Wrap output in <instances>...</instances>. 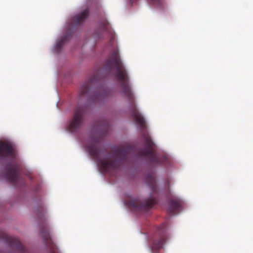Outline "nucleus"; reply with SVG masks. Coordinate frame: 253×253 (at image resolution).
Masks as SVG:
<instances>
[{
  "instance_id": "f257e3e1",
  "label": "nucleus",
  "mask_w": 253,
  "mask_h": 253,
  "mask_svg": "<svg viewBox=\"0 0 253 253\" xmlns=\"http://www.w3.org/2000/svg\"><path fill=\"white\" fill-rule=\"evenodd\" d=\"M100 138L93 137L85 146V149L92 158L96 162L98 166L104 172L115 170L126 162L128 155L133 153L134 149L131 145H120L114 148L107 159H102L100 155L102 150L98 146Z\"/></svg>"
},
{
  "instance_id": "f03ea898",
  "label": "nucleus",
  "mask_w": 253,
  "mask_h": 253,
  "mask_svg": "<svg viewBox=\"0 0 253 253\" xmlns=\"http://www.w3.org/2000/svg\"><path fill=\"white\" fill-rule=\"evenodd\" d=\"M114 66L117 71L115 76L121 83L123 93L127 97L132 105V116L139 127L141 129H143L146 127V122L143 116L136 108L134 98L128 84V76L126 71L120 59L118 50H115L111 53L109 58L105 62V68L108 71L110 72Z\"/></svg>"
},
{
  "instance_id": "7ed1b4c3",
  "label": "nucleus",
  "mask_w": 253,
  "mask_h": 253,
  "mask_svg": "<svg viewBox=\"0 0 253 253\" xmlns=\"http://www.w3.org/2000/svg\"><path fill=\"white\" fill-rule=\"evenodd\" d=\"M98 82L99 77L97 76H93L89 81L85 83L81 87V95L86 96L94 102L102 100L108 96L110 91L107 89L95 87Z\"/></svg>"
},
{
  "instance_id": "20e7f679",
  "label": "nucleus",
  "mask_w": 253,
  "mask_h": 253,
  "mask_svg": "<svg viewBox=\"0 0 253 253\" xmlns=\"http://www.w3.org/2000/svg\"><path fill=\"white\" fill-rule=\"evenodd\" d=\"M145 147L139 152L140 157H144L148 159L152 164L159 165L165 164L168 158L166 156L157 154L153 149L154 143L151 137L146 134H143Z\"/></svg>"
},
{
  "instance_id": "39448f33",
  "label": "nucleus",
  "mask_w": 253,
  "mask_h": 253,
  "mask_svg": "<svg viewBox=\"0 0 253 253\" xmlns=\"http://www.w3.org/2000/svg\"><path fill=\"white\" fill-rule=\"evenodd\" d=\"M37 215L40 222V233L46 246L49 249L50 253H58L55 245L51 240L46 223L45 211L43 206H41L37 211Z\"/></svg>"
},
{
  "instance_id": "423d86ee",
  "label": "nucleus",
  "mask_w": 253,
  "mask_h": 253,
  "mask_svg": "<svg viewBox=\"0 0 253 253\" xmlns=\"http://www.w3.org/2000/svg\"><path fill=\"white\" fill-rule=\"evenodd\" d=\"M21 169L20 165L17 162H14L13 164L9 163L2 173L3 176L13 185H16L18 181L23 180L19 174Z\"/></svg>"
},
{
  "instance_id": "0eeeda50",
  "label": "nucleus",
  "mask_w": 253,
  "mask_h": 253,
  "mask_svg": "<svg viewBox=\"0 0 253 253\" xmlns=\"http://www.w3.org/2000/svg\"><path fill=\"white\" fill-rule=\"evenodd\" d=\"M85 110L83 107H78L75 109L73 116L67 126L68 130L71 132L79 129L84 122Z\"/></svg>"
},
{
  "instance_id": "6e6552de",
  "label": "nucleus",
  "mask_w": 253,
  "mask_h": 253,
  "mask_svg": "<svg viewBox=\"0 0 253 253\" xmlns=\"http://www.w3.org/2000/svg\"><path fill=\"white\" fill-rule=\"evenodd\" d=\"M17 157V152L13 144L7 140L0 141V160L6 159L15 160Z\"/></svg>"
},
{
  "instance_id": "1a4fd4ad",
  "label": "nucleus",
  "mask_w": 253,
  "mask_h": 253,
  "mask_svg": "<svg viewBox=\"0 0 253 253\" xmlns=\"http://www.w3.org/2000/svg\"><path fill=\"white\" fill-rule=\"evenodd\" d=\"M156 203L153 198H149L144 202H141L136 198L131 199L126 202L127 206L132 210L136 211H144L151 208Z\"/></svg>"
},
{
  "instance_id": "9d476101",
  "label": "nucleus",
  "mask_w": 253,
  "mask_h": 253,
  "mask_svg": "<svg viewBox=\"0 0 253 253\" xmlns=\"http://www.w3.org/2000/svg\"><path fill=\"white\" fill-rule=\"evenodd\" d=\"M158 238L153 239V243L151 246L153 252L163 248L164 244L167 239L166 224L163 223L158 229Z\"/></svg>"
},
{
  "instance_id": "9b49d317",
  "label": "nucleus",
  "mask_w": 253,
  "mask_h": 253,
  "mask_svg": "<svg viewBox=\"0 0 253 253\" xmlns=\"http://www.w3.org/2000/svg\"><path fill=\"white\" fill-rule=\"evenodd\" d=\"M0 237L8 244L11 248L19 253H27L28 252L27 249L21 244L17 238L10 236L4 232L1 233Z\"/></svg>"
},
{
  "instance_id": "f8f14e48",
  "label": "nucleus",
  "mask_w": 253,
  "mask_h": 253,
  "mask_svg": "<svg viewBox=\"0 0 253 253\" xmlns=\"http://www.w3.org/2000/svg\"><path fill=\"white\" fill-rule=\"evenodd\" d=\"M89 15L88 9H86L83 11L74 16L71 19L69 24V27H73L83 23L87 18Z\"/></svg>"
},
{
  "instance_id": "ddd939ff",
  "label": "nucleus",
  "mask_w": 253,
  "mask_h": 253,
  "mask_svg": "<svg viewBox=\"0 0 253 253\" xmlns=\"http://www.w3.org/2000/svg\"><path fill=\"white\" fill-rule=\"evenodd\" d=\"M182 201L178 198H171L169 202L168 211L170 215L179 212L181 209Z\"/></svg>"
},
{
  "instance_id": "4468645a",
  "label": "nucleus",
  "mask_w": 253,
  "mask_h": 253,
  "mask_svg": "<svg viewBox=\"0 0 253 253\" xmlns=\"http://www.w3.org/2000/svg\"><path fill=\"white\" fill-rule=\"evenodd\" d=\"M145 181L153 192L154 193L157 191L156 176L154 173H148L146 176Z\"/></svg>"
},
{
  "instance_id": "2eb2a0df",
  "label": "nucleus",
  "mask_w": 253,
  "mask_h": 253,
  "mask_svg": "<svg viewBox=\"0 0 253 253\" xmlns=\"http://www.w3.org/2000/svg\"><path fill=\"white\" fill-rule=\"evenodd\" d=\"M71 37V34L67 33L62 36L58 41H57L55 46V49L57 52L60 51L64 44L68 42Z\"/></svg>"
},
{
  "instance_id": "dca6fc26",
  "label": "nucleus",
  "mask_w": 253,
  "mask_h": 253,
  "mask_svg": "<svg viewBox=\"0 0 253 253\" xmlns=\"http://www.w3.org/2000/svg\"><path fill=\"white\" fill-rule=\"evenodd\" d=\"M99 129H107L109 128V124L106 121L102 120L97 125Z\"/></svg>"
},
{
  "instance_id": "f3484780",
  "label": "nucleus",
  "mask_w": 253,
  "mask_h": 253,
  "mask_svg": "<svg viewBox=\"0 0 253 253\" xmlns=\"http://www.w3.org/2000/svg\"><path fill=\"white\" fill-rule=\"evenodd\" d=\"M154 4L160 6L162 3V0H151Z\"/></svg>"
},
{
  "instance_id": "a211bd4d",
  "label": "nucleus",
  "mask_w": 253,
  "mask_h": 253,
  "mask_svg": "<svg viewBox=\"0 0 253 253\" xmlns=\"http://www.w3.org/2000/svg\"><path fill=\"white\" fill-rule=\"evenodd\" d=\"M106 26H107V25H106V24L105 23H104V29H106Z\"/></svg>"
},
{
  "instance_id": "6ab92c4d",
  "label": "nucleus",
  "mask_w": 253,
  "mask_h": 253,
  "mask_svg": "<svg viewBox=\"0 0 253 253\" xmlns=\"http://www.w3.org/2000/svg\"><path fill=\"white\" fill-rule=\"evenodd\" d=\"M168 185L169 187V182L168 183Z\"/></svg>"
}]
</instances>
